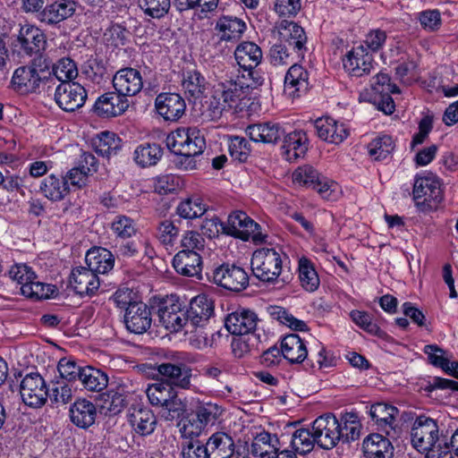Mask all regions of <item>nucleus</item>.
Listing matches in <instances>:
<instances>
[{"label":"nucleus","instance_id":"nucleus-1","mask_svg":"<svg viewBox=\"0 0 458 458\" xmlns=\"http://www.w3.org/2000/svg\"><path fill=\"white\" fill-rule=\"evenodd\" d=\"M259 85H261L259 79L253 81L251 78H247L244 73L241 77L237 76L235 80L231 77L230 80L219 83L214 96L216 112L221 114L224 111L237 106L250 88H256Z\"/></svg>","mask_w":458,"mask_h":458},{"label":"nucleus","instance_id":"nucleus-2","mask_svg":"<svg viewBox=\"0 0 458 458\" xmlns=\"http://www.w3.org/2000/svg\"><path fill=\"white\" fill-rule=\"evenodd\" d=\"M50 63L47 58L39 55L34 58L29 65L17 68L12 77L13 88L21 93L35 92L43 80L50 75Z\"/></svg>","mask_w":458,"mask_h":458},{"label":"nucleus","instance_id":"nucleus-3","mask_svg":"<svg viewBox=\"0 0 458 458\" xmlns=\"http://www.w3.org/2000/svg\"><path fill=\"white\" fill-rule=\"evenodd\" d=\"M167 148L180 156H199L206 148V140L197 127H179L167 134Z\"/></svg>","mask_w":458,"mask_h":458},{"label":"nucleus","instance_id":"nucleus-4","mask_svg":"<svg viewBox=\"0 0 458 458\" xmlns=\"http://www.w3.org/2000/svg\"><path fill=\"white\" fill-rule=\"evenodd\" d=\"M412 198L416 207L421 211L436 208L444 198L439 178L430 173L416 176Z\"/></svg>","mask_w":458,"mask_h":458},{"label":"nucleus","instance_id":"nucleus-5","mask_svg":"<svg viewBox=\"0 0 458 458\" xmlns=\"http://www.w3.org/2000/svg\"><path fill=\"white\" fill-rule=\"evenodd\" d=\"M250 264L252 272L258 279L272 283L282 272V253L276 248L258 249L252 254Z\"/></svg>","mask_w":458,"mask_h":458},{"label":"nucleus","instance_id":"nucleus-6","mask_svg":"<svg viewBox=\"0 0 458 458\" xmlns=\"http://www.w3.org/2000/svg\"><path fill=\"white\" fill-rule=\"evenodd\" d=\"M223 231L227 235L244 242L251 240L254 243H262L267 237L261 232L260 225L241 210H235L228 216Z\"/></svg>","mask_w":458,"mask_h":458},{"label":"nucleus","instance_id":"nucleus-7","mask_svg":"<svg viewBox=\"0 0 458 458\" xmlns=\"http://www.w3.org/2000/svg\"><path fill=\"white\" fill-rule=\"evenodd\" d=\"M439 439L437 422L428 417L420 416L411 429V443L421 454L432 451Z\"/></svg>","mask_w":458,"mask_h":458},{"label":"nucleus","instance_id":"nucleus-8","mask_svg":"<svg viewBox=\"0 0 458 458\" xmlns=\"http://www.w3.org/2000/svg\"><path fill=\"white\" fill-rule=\"evenodd\" d=\"M158 318L162 326L171 332H178L189 323L186 310L179 298L174 295L167 297L161 302Z\"/></svg>","mask_w":458,"mask_h":458},{"label":"nucleus","instance_id":"nucleus-9","mask_svg":"<svg viewBox=\"0 0 458 458\" xmlns=\"http://www.w3.org/2000/svg\"><path fill=\"white\" fill-rule=\"evenodd\" d=\"M20 394L26 405L40 408L47 400L48 390L44 378L38 373H30L21 382Z\"/></svg>","mask_w":458,"mask_h":458},{"label":"nucleus","instance_id":"nucleus-10","mask_svg":"<svg viewBox=\"0 0 458 458\" xmlns=\"http://www.w3.org/2000/svg\"><path fill=\"white\" fill-rule=\"evenodd\" d=\"M344 71L352 77H362L374 68V58L369 50L360 44L349 50L343 58Z\"/></svg>","mask_w":458,"mask_h":458},{"label":"nucleus","instance_id":"nucleus-11","mask_svg":"<svg viewBox=\"0 0 458 458\" xmlns=\"http://www.w3.org/2000/svg\"><path fill=\"white\" fill-rule=\"evenodd\" d=\"M212 281L225 289L239 292L248 286L249 276L240 267L223 264L213 270Z\"/></svg>","mask_w":458,"mask_h":458},{"label":"nucleus","instance_id":"nucleus-12","mask_svg":"<svg viewBox=\"0 0 458 458\" xmlns=\"http://www.w3.org/2000/svg\"><path fill=\"white\" fill-rule=\"evenodd\" d=\"M312 430L317 445L323 449H332L340 441L339 420L335 416H319L312 423Z\"/></svg>","mask_w":458,"mask_h":458},{"label":"nucleus","instance_id":"nucleus-13","mask_svg":"<svg viewBox=\"0 0 458 458\" xmlns=\"http://www.w3.org/2000/svg\"><path fill=\"white\" fill-rule=\"evenodd\" d=\"M234 57L247 78H251L253 81L259 79L261 84L263 83V78L254 71L262 59L261 48L257 44L250 41L242 42L234 51Z\"/></svg>","mask_w":458,"mask_h":458},{"label":"nucleus","instance_id":"nucleus-14","mask_svg":"<svg viewBox=\"0 0 458 458\" xmlns=\"http://www.w3.org/2000/svg\"><path fill=\"white\" fill-rule=\"evenodd\" d=\"M55 99L64 111L73 112L84 105L87 92L80 83L74 81L60 83L55 89Z\"/></svg>","mask_w":458,"mask_h":458},{"label":"nucleus","instance_id":"nucleus-15","mask_svg":"<svg viewBox=\"0 0 458 458\" xmlns=\"http://www.w3.org/2000/svg\"><path fill=\"white\" fill-rule=\"evenodd\" d=\"M146 394L149 403L154 406H161L169 413L176 412L182 409V403L177 397L174 388L165 382H156L148 385Z\"/></svg>","mask_w":458,"mask_h":458},{"label":"nucleus","instance_id":"nucleus-16","mask_svg":"<svg viewBox=\"0 0 458 458\" xmlns=\"http://www.w3.org/2000/svg\"><path fill=\"white\" fill-rule=\"evenodd\" d=\"M157 114L168 122L178 121L185 113L184 99L176 93H160L155 99Z\"/></svg>","mask_w":458,"mask_h":458},{"label":"nucleus","instance_id":"nucleus-17","mask_svg":"<svg viewBox=\"0 0 458 458\" xmlns=\"http://www.w3.org/2000/svg\"><path fill=\"white\" fill-rule=\"evenodd\" d=\"M113 86L117 92L125 98L135 96L142 89V76L134 68L120 69L113 77Z\"/></svg>","mask_w":458,"mask_h":458},{"label":"nucleus","instance_id":"nucleus-18","mask_svg":"<svg viewBox=\"0 0 458 458\" xmlns=\"http://www.w3.org/2000/svg\"><path fill=\"white\" fill-rule=\"evenodd\" d=\"M70 286L80 295H94L100 286V281L89 267L73 268L69 280Z\"/></svg>","mask_w":458,"mask_h":458},{"label":"nucleus","instance_id":"nucleus-19","mask_svg":"<svg viewBox=\"0 0 458 458\" xmlns=\"http://www.w3.org/2000/svg\"><path fill=\"white\" fill-rule=\"evenodd\" d=\"M258 316L250 310L239 309L230 313L225 318V327L234 335H244L255 330Z\"/></svg>","mask_w":458,"mask_h":458},{"label":"nucleus","instance_id":"nucleus-20","mask_svg":"<svg viewBox=\"0 0 458 458\" xmlns=\"http://www.w3.org/2000/svg\"><path fill=\"white\" fill-rule=\"evenodd\" d=\"M315 127L321 140L333 144L342 143L349 135V130L344 123L329 116L318 118Z\"/></svg>","mask_w":458,"mask_h":458},{"label":"nucleus","instance_id":"nucleus-21","mask_svg":"<svg viewBox=\"0 0 458 458\" xmlns=\"http://www.w3.org/2000/svg\"><path fill=\"white\" fill-rule=\"evenodd\" d=\"M151 322V312L147 304L135 302L127 308L124 323L130 332L142 334L150 327Z\"/></svg>","mask_w":458,"mask_h":458},{"label":"nucleus","instance_id":"nucleus-22","mask_svg":"<svg viewBox=\"0 0 458 458\" xmlns=\"http://www.w3.org/2000/svg\"><path fill=\"white\" fill-rule=\"evenodd\" d=\"M128 106V98L115 90L100 96L94 105V109L99 116L113 117L123 114Z\"/></svg>","mask_w":458,"mask_h":458},{"label":"nucleus","instance_id":"nucleus-23","mask_svg":"<svg viewBox=\"0 0 458 458\" xmlns=\"http://www.w3.org/2000/svg\"><path fill=\"white\" fill-rule=\"evenodd\" d=\"M76 11V3L72 0H60L47 4L39 13L38 20L47 24H57L70 17Z\"/></svg>","mask_w":458,"mask_h":458},{"label":"nucleus","instance_id":"nucleus-24","mask_svg":"<svg viewBox=\"0 0 458 458\" xmlns=\"http://www.w3.org/2000/svg\"><path fill=\"white\" fill-rule=\"evenodd\" d=\"M128 420L133 430L142 437L151 435L157 423L154 412L147 407H134L130 409Z\"/></svg>","mask_w":458,"mask_h":458},{"label":"nucleus","instance_id":"nucleus-25","mask_svg":"<svg viewBox=\"0 0 458 458\" xmlns=\"http://www.w3.org/2000/svg\"><path fill=\"white\" fill-rule=\"evenodd\" d=\"M246 133L254 142L275 144L284 134V130L278 123H264L249 125Z\"/></svg>","mask_w":458,"mask_h":458},{"label":"nucleus","instance_id":"nucleus-26","mask_svg":"<svg viewBox=\"0 0 458 458\" xmlns=\"http://www.w3.org/2000/svg\"><path fill=\"white\" fill-rule=\"evenodd\" d=\"M214 311L212 301L204 294L194 297L186 310L188 321L192 327L202 326Z\"/></svg>","mask_w":458,"mask_h":458},{"label":"nucleus","instance_id":"nucleus-27","mask_svg":"<svg viewBox=\"0 0 458 458\" xmlns=\"http://www.w3.org/2000/svg\"><path fill=\"white\" fill-rule=\"evenodd\" d=\"M397 413L398 410L396 407L383 403L371 405L369 410L373 421L387 436H392V433L394 432V424Z\"/></svg>","mask_w":458,"mask_h":458},{"label":"nucleus","instance_id":"nucleus-28","mask_svg":"<svg viewBox=\"0 0 458 458\" xmlns=\"http://www.w3.org/2000/svg\"><path fill=\"white\" fill-rule=\"evenodd\" d=\"M309 73L299 64H293L284 77V93L294 98L308 89Z\"/></svg>","mask_w":458,"mask_h":458},{"label":"nucleus","instance_id":"nucleus-29","mask_svg":"<svg viewBox=\"0 0 458 458\" xmlns=\"http://www.w3.org/2000/svg\"><path fill=\"white\" fill-rule=\"evenodd\" d=\"M281 352L291 363H301L308 356L306 344L297 334L287 335L282 339Z\"/></svg>","mask_w":458,"mask_h":458},{"label":"nucleus","instance_id":"nucleus-30","mask_svg":"<svg viewBox=\"0 0 458 458\" xmlns=\"http://www.w3.org/2000/svg\"><path fill=\"white\" fill-rule=\"evenodd\" d=\"M173 266L177 273L186 276H195L200 274L202 260L200 253L180 250L174 257Z\"/></svg>","mask_w":458,"mask_h":458},{"label":"nucleus","instance_id":"nucleus-31","mask_svg":"<svg viewBox=\"0 0 458 458\" xmlns=\"http://www.w3.org/2000/svg\"><path fill=\"white\" fill-rule=\"evenodd\" d=\"M18 40L27 54L39 52L44 49L46 37L41 30L30 24H25L20 30Z\"/></svg>","mask_w":458,"mask_h":458},{"label":"nucleus","instance_id":"nucleus-32","mask_svg":"<svg viewBox=\"0 0 458 458\" xmlns=\"http://www.w3.org/2000/svg\"><path fill=\"white\" fill-rule=\"evenodd\" d=\"M215 28L221 40L233 41L242 36L246 23L238 17L225 15L217 20Z\"/></svg>","mask_w":458,"mask_h":458},{"label":"nucleus","instance_id":"nucleus-33","mask_svg":"<svg viewBox=\"0 0 458 458\" xmlns=\"http://www.w3.org/2000/svg\"><path fill=\"white\" fill-rule=\"evenodd\" d=\"M97 417L95 405L86 400H77L70 408L72 422L79 428H86L94 424Z\"/></svg>","mask_w":458,"mask_h":458},{"label":"nucleus","instance_id":"nucleus-34","mask_svg":"<svg viewBox=\"0 0 458 458\" xmlns=\"http://www.w3.org/2000/svg\"><path fill=\"white\" fill-rule=\"evenodd\" d=\"M159 375L165 379L171 386L174 385L182 388H187L191 383V369L187 367L174 365L169 362L161 363L157 368Z\"/></svg>","mask_w":458,"mask_h":458},{"label":"nucleus","instance_id":"nucleus-35","mask_svg":"<svg viewBox=\"0 0 458 458\" xmlns=\"http://www.w3.org/2000/svg\"><path fill=\"white\" fill-rule=\"evenodd\" d=\"M284 155L288 161H295L304 156L308 149V138L304 131H294L288 133L283 142Z\"/></svg>","mask_w":458,"mask_h":458},{"label":"nucleus","instance_id":"nucleus-36","mask_svg":"<svg viewBox=\"0 0 458 458\" xmlns=\"http://www.w3.org/2000/svg\"><path fill=\"white\" fill-rule=\"evenodd\" d=\"M363 453L367 458H391L393 445L389 439L380 434H371L362 444Z\"/></svg>","mask_w":458,"mask_h":458},{"label":"nucleus","instance_id":"nucleus-37","mask_svg":"<svg viewBox=\"0 0 458 458\" xmlns=\"http://www.w3.org/2000/svg\"><path fill=\"white\" fill-rule=\"evenodd\" d=\"M209 458H231L234 453V442L225 432H216L206 445Z\"/></svg>","mask_w":458,"mask_h":458},{"label":"nucleus","instance_id":"nucleus-38","mask_svg":"<svg viewBox=\"0 0 458 458\" xmlns=\"http://www.w3.org/2000/svg\"><path fill=\"white\" fill-rule=\"evenodd\" d=\"M424 353L428 355V359L432 365L458 378V361L452 360L448 352L437 345L428 344L424 347Z\"/></svg>","mask_w":458,"mask_h":458},{"label":"nucleus","instance_id":"nucleus-39","mask_svg":"<svg viewBox=\"0 0 458 458\" xmlns=\"http://www.w3.org/2000/svg\"><path fill=\"white\" fill-rule=\"evenodd\" d=\"M88 267L96 274H105L114 267V257L111 251L105 248L95 247L88 250L86 254Z\"/></svg>","mask_w":458,"mask_h":458},{"label":"nucleus","instance_id":"nucleus-40","mask_svg":"<svg viewBox=\"0 0 458 458\" xmlns=\"http://www.w3.org/2000/svg\"><path fill=\"white\" fill-rule=\"evenodd\" d=\"M281 40L287 42L294 49L301 51L305 47L307 37L304 30L293 21H283L278 27Z\"/></svg>","mask_w":458,"mask_h":458},{"label":"nucleus","instance_id":"nucleus-41","mask_svg":"<svg viewBox=\"0 0 458 458\" xmlns=\"http://www.w3.org/2000/svg\"><path fill=\"white\" fill-rule=\"evenodd\" d=\"M40 191L46 198L51 200H61L69 192L68 182L65 177L51 174L42 181Z\"/></svg>","mask_w":458,"mask_h":458},{"label":"nucleus","instance_id":"nucleus-42","mask_svg":"<svg viewBox=\"0 0 458 458\" xmlns=\"http://www.w3.org/2000/svg\"><path fill=\"white\" fill-rule=\"evenodd\" d=\"M299 280L302 288L310 293L319 286V277L314 264L307 257H301L298 261Z\"/></svg>","mask_w":458,"mask_h":458},{"label":"nucleus","instance_id":"nucleus-43","mask_svg":"<svg viewBox=\"0 0 458 458\" xmlns=\"http://www.w3.org/2000/svg\"><path fill=\"white\" fill-rule=\"evenodd\" d=\"M80 381L89 391L100 392L107 386L108 377L100 369L90 366L83 367L81 372Z\"/></svg>","mask_w":458,"mask_h":458},{"label":"nucleus","instance_id":"nucleus-44","mask_svg":"<svg viewBox=\"0 0 458 458\" xmlns=\"http://www.w3.org/2000/svg\"><path fill=\"white\" fill-rule=\"evenodd\" d=\"M277 444L278 439L276 436L262 431L254 437L250 452L254 456H259L261 458L267 456L268 458H272L271 454L276 453Z\"/></svg>","mask_w":458,"mask_h":458},{"label":"nucleus","instance_id":"nucleus-45","mask_svg":"<svg viewBox=\"0 0 458 458\" xmlns=\"http://www.w3.org/2000/svg\"><path fill=\"white\" fill-rule=\"evenodd\" d=\"M368 153L371 158L379 161L386 159L393 152L394 142L387 134H380L368 144Z\"/></svg>","mask_w":458,"mask_h":458},{"label":"nucleus","instance_id":"nucleus-46","mask_svg":"<svg viewBox=\"0 0 458 458\" xmlns=\"http://www.w3.org/2000/svg\"><path fill=\"white\" fill-rule=\"evenodd\" d=\"M361 425L355 413L344 414L339 420L340 441L350 442L359 438Z\"/></svg>","mask_w":458,"mask_h":458},{"label":"nucleus","instance_id":"nucleus-47","mask_svg":"<svg viewBox=\"0 0 458 458\" xmlns=\"http://www.w3.org/2000/svg\"><path fill=\"white\" fill-rule=\"evenodd\" d=\"M223 406L214 402H199L195 408V415L207 427L214 425L223 415Z\"/></svg>","mask_w":458,"mask_h":458},{"label":"nucleus","instance_id":"nucleus-48","mask_svg":"<svg viewBox=\"0 0 458 458\" xmlns=\"http://www.w3.org/2000/svg\"><path fill=\"white\" fill-rule=\"evenodd\" d=\"M162 154V148L157 144L145 143L134 150V160L142 167L150 166L158 162Z\"/></svg>","mask_w":458,"mask_h":458},{"label":"nucleus","instance_id":"nucleus-49","mask_svg":"<svg viewBox=\"0 0 458 458\" xmlns=\"http://www.w3.org/2000/svg\"><path fill=\"white\" fill-rule=\"evenodd\" d=\"M93 147L101 156H110L121 148L120 139L111 131H102L93 139Z\"/></svg>","mask_w":458,"mask_h":458},{"label":"nucleus","instance_id":"nucleus-50","mask_svg":"<svg viewBox=\"0 0 458 458\" xmlns=\"http://www.w3.org/2000/svg\"><path fill=\"white\" fill-rule=\"evenodd\" d=\"M207 211V205L200 198H189L182 202L176 208V213L184 219H194L199 217Z\"/></svg>","mask_w":458,"mask_h":458},{"label":"nucleus","instance_id":"nucleus-51","mask_svg":"<svg viewBox=\"0 0 458 458\" xmlns=\"http://www.w3.org/2000/svg\"><path fill=\"white\" fill-rule=\"evenodd\" d=\"M52 72L61 83L71 82L79 74L76 63L70 57L61 58L54 64Z\"/></svg>","mask_w":458,"mask_h":458},{"label":"nucleus","instance_id":"nucleus-52","mask_svg":"<svg viewBox=\"0 0 458 458\" xmlns=\"http://www.w3.org/2000/svg\"><path fill=\"white\" fill-rule=\"evenodd\" d=\"M315 444H317V441L312 428H299L293 434L292 447L300 454H305L312 451Z\"/></svg>","mask_w":458,"mask_h":458},{"label":"nucleus","instance_id":"nucleus-53","mask_svg":"<svg viewBox=\"0 0 458 458\" xmlns=\"http://www.w3.org/2000/svg\"><path fill=\"white\" fill-rule=\"evenodd\" d=\"M267 310L272 318L295 331L305 332L308 330V326L303 320L296 318L283 307L270 306Z\"/></svg>","mask_w":458,"mask_h":458},{"label":"nucleus","instance_id":"nucleus-54","mask_svg":"<svg viewBox=\"0 0 458 458\" xmlns=\"http://www.w3.org/2000/svg\"><path fill=\"white\" fill-rule=\"evenodd\" d=\"M182 86L190 97L199 98L205 89V78L198 71H189L183 77Z\"/></svg>","mask_w":458,"mask_h":458},{"label":"nucleus","instance_id":"nucleus-55","mask_svg":"<svg viewBox=\"0 0 458 458\" xmlns=\"http://www.w3.org/2000/svg\"><path fill=\"white\" fill-rule=\"evenodd\" d=\"M55 292V287L50 284H44L37 279L31 280L29 285L22 288V295L27 298L48 299Z\"/></svg>","mask_w":458,"mask_h":458},{"label":"nucleus","instance_id":"nucleus-56","mask_svg":"<svg viewBox=\"0 0 458 458\" xmlns=\"http://www.w3.org/2000/svg\"><path fill=\"white\" fill-rule=\"evenodd\" d=\"M322 175L312 166L298 167L293 174V181L299 186L313 189Z\"/></svg>","mask_w":458,"mask_h":458},{"label":"nucleus","instance_id":"nucleus-57","mask_svg":"<svg viewBox=\"0 0 458 458\" xmlns=\"http://www.w3.org/2000/svg\"><path fill=\"white\" fill-rule=\"evenodd\" d=\"M313 189L318 191L321 198L330 201L337 200L342 195L341 186L336 182L323 175Z\"/></svg>","mask_w":458,"mask_h":458},{"label":"nucleus","instance_id":"nucleus-58","mask_svg":"<svg viewBox=\"0 0 458 458\" xmlns=\"http://www.w3.org/2000/svg\"><path fill=\"white\" fill-rule=\"evenodd\" d=\"M138 4L145 14L159 19L168 13L171 0H138Z\"/></svg>","mask_w":458,"mask_h":458},{"label":"nucleus","instance_id":"nucleus-59","mask_svg":"<svg viewBox=\"0 0 458 458\" xmlns=\"http://www.w3.org/2000/svg\"><path fill=\"white\" fill-rule=\"evenodd\" d=\"M111 230L120 239L131 238L137 232L134 221L126 216H117L111 223Z\"/></svg>","mask_w":458,"mask_h":458},{"label":"nucleus","instance_id":"nucleus-60","mask_svg":"<svg viewBox=\"0 0 458 458\" xmlns=\"http://www.w3.org/2000/svg\"><path fill=\"white\" fill-rule=\"evenodd\" d=\"M350 318L356 326L370 335L380 336L383 333L379 327L372 321L371 316L366 311L353 310L350 312Z\"/></svg>","mask_w":458,"mask_h":458},{"label":"nucleus","instance_id":"nucleus-61","mask_svg":"<svg viewBox=\"0 0 458 458\" xmlns=\"http://www.w3.org/2000/svg\"><path fill=\"white\" fill-rule=\"evenodd\" d=\"M371 89L378 95L400 93L399 88L391 82L389 75L379 72L370 80Z\"/></svg>","mask_w":458,"mask_h":458},{"label":"nucleus","instance_id":"nucleus-62","mask_svg":"<svg viewBox=\"0 0 458 458\" xmlns=\"http://www.w3.org/2000/svg\"><path fill=\"white\" fill-rule=\"evenodd\" d=\"M10 277L20 285L21 293L25 285H29L31 280L37 279V275L32 268L26 264H16L9 271Z\"/></svg>","mask_w":458,"mask_h":458},{"label":"nucleus","instance_id":"nucleus-63","mask_svg":"<svg viewBox=\"0 0 458 458\" xmlns=\"http://www.w3.org/2000/svg\"><path fill=\"white\" fill-rule=\"evenodd\" d=\"M205 247V239L196 231L185 232L181 239V250L200 253Z\"/></svg>","mask_w":458,"mask_h":458},{"label":"nucleus","instance_id":"nucleus-64","mask_svg":"<svg viewBox=\"0 0 458 458\" xmlns=\"http://www.w3.org/2000/svg\"><path fill=\"white\" fill-rule=\"evenodd\" d=\"M418 20L423 30L428 32L438 30L442 25L441 13L437 9L425 10L419 13Z\"/></svg>","mask_w":458,"mask_h":458}]
</instances>
